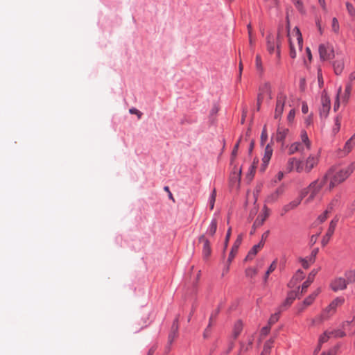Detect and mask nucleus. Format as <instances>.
<instances>
[{"label": "nucleus", "mask_w": 355, "mask_h": 355, "mask_svg": "<svg viewBox=\"0 0 355 355\" xmlns=\"http://www.w3.org/2000/svg\"><path fill=\"white\" fill-rule=\"evenodd\" d=\"M316 273H317V271H315V270H312L309 273V275H308L307 279L302 285L301 291H300L301 294H303L306 291L307 288L310 286L311 283L313 282V279H314V277H315Z\"/></svg>", "instance_id": "nucleus-20"}, {"label": "nucleus", "mask_w": 355, "mask_h": 355, "mask_svg": "<svg viewBox=\"0 0 355 355\" xmlns=\"http://www.w3.org/2000/svg\"><path fill=\"white\" fill-rule=\"evenodd\" d=\"M302 265L304 268L307 269L309 268L310 264L309 263L308 261L305 259H301Z\"/></svg>", "instance_id": "nucleus-55"}, {"label": "nucleus", "mask_w": 355, "mask_h": 355, "mask_svg": "<svg viewBox=\"0 0 355 355\" xmlns=\"http://www.w3.org/2000/svg\"><path fill=\"white\" fill-rule=\"evenodd\" d=\"M279 320V313H275L272 315L268 320V324L271 326L275 324Z\"/></svg>", "instance_id": "nucleus-48"}, {"label": "nucleus", "mask_w": 355, "mask_h": 355, "mask_svg": "<svg viewBox=\"0 0 355 355\" xmlns=\"http://www.w3.org/2000/svg\"><path fill=\"white\" fill-rule=\"evenodd\" d=\"M258 272V268L256 267H249L245 270V276L250 278L254 277Z\"/></svg>", "instance_id": "nucleus-35"}, {"label": "nucleus", "mask_w": 355, "mask_h": 355, "mask_svg": "<svg viewBox=\"0 0 355 355\" xmlns=\"http://www.w3.org/2000/svg\"><path fill=\"white\" fill-rule=\"evenodd\" d=\"M354 144H355L354 142H353L351 139H349L347 141V142L345 143L343 149L340 150V156H341V157L345 156L348 153H349L351 152Z\"/></svg>", "instance_id": "nucleus-26"}, {"label": "nucleus", "mask_w": 355, "mask_h": 355, "mask_svg": "<svg viewBox=\"0 0 355 355\" xmlns=\"http://www.w3.org/2000/svg\"><path fill=\"white\" fill-rule=\"evenodd\" d=\"M178 320L179 317L178 316L176 317L172 324L171 332L168 336V339L171 343H172L175 338L177 336V333L178 331Z\"/></svg>", "instance_id": "nucleus-25"}, {"label": "nucleus", "mask_w": 355, "mask_h": 355, "mask_svg": "<svg viewBox=\"0 0 355 355\" xmlns=\"http://www.w3.org/2000/svg\"><path fill=\"white\" fill-rule=\"evenodd\" d=\"M303 162L304 171L306 173H309L318 163L319 156L315 154H311Z\"/></svg>", "instance_id": "nucleus-10"}, {"label": "nucleus", "mask_w": 355, "mask_h": 355, "mask_svg": "<svg viewBox=\"0 0 355 355\" xmlns=\"http://www.w3.org/2000/svg\"><path fill=\"white\" fill-rule=\"evenodd\" d=\"M230 235H231V228H229L228 230H227V234H226V237H225V248L227 245V243H228L229 239L230 238Z\"/></svg>", "instance_id": "nucleus-56"}, {"label": "nucleus", "mask_w": 355, "mask_h": 355, "mask_svg": "<svg viewBox=\"0 0 355 355\" xmlns=\"http://www.w3.org/2000/svg\"><path fill=\"white\" fill-rule=\"evenodd\" d=\"M341 116H337L334 119V125L332 128V131L334 134L338 132L340 128Z\"/></svg>", "instance_id": "nucleus-36"}, {"label": "nucleus", "mask_w": 355, "mask_h": 355, "mask_svg": "<svg viewBox=\"0 0 355 355\" xmlns=\"http://www.w3.org/2000/svg\"><path fill=\"white\" fill-rule=\"evenodd\" d=\"M331 336V332L329 331H324L319 338V345H322L323 343L327 342L329 338Z\"/></svg>", "instance_id": "nucleus-37"}, {"label": "nucleus", "mask_w": 355, "mask_h": 355, "mask_svg": "<svg viewBox=\"0 0 355 355\" xmlns=\"http://www.w3.org/2000/svg\"><path fill=\"white\" fill-rule=\"evenodd\" d=\"M218 313V311H216L214 313H212V314L211 315L210 318H209V325H208V327H207V329H208V328H209V327H211V322H212V320H213V319H214V318H216V315H217ZM207 329H206V330H205V332H207ZM204 336H206V333H205Z\"/></svg>", "instance_id": "nucleus-54"}, {"label": "nucleus", "mask_w": 355, "mask_h": 355, "mask_svg": "<svg viewBox=\"0 0 355 355\" xmlns=\"http://www.w3.org/2000/svg\"><path fill=\"white\" fill-rule=\"evenodd\" d=\"M216 197V191L215 189H214L211 194V196L209 198V207H210L211 209H214Z\"/></svg>", "instance_id": "nucleus-42"}, {"label": "nucleus", "mask_w": 355, "mask_h": 355, "mask_svg": "<svg viewBox=\"0 0 355 355\" xmlns=\"http://www.w3.org/2000/svg\"><path fill=\"white\" fill-rule=\"evenodd\" d=\"M277 265V260L273 261L266 271L267 275H270L271 272H272L276 269Z\"/></svg>", "instance_id": "nucleus-49"}, {"label": "nucleus", "mask_w": 355, "mask_h": 355, "mask_svg": "<svg viewBox=\"0 0 355 355\" xmlns=\"http://www.w3.org/2000/svg\"><path fill=\"white\" fill-rule=\"evenodd\" d=\"M321 355H335V351L334 349L329 351L327 353H322Z\"/></svg>", "instance_id": "nucleus-64"}, {"label": "nucleus", "mask_w": 355, "mask_h": 355, "mask_svg": "<svg viewBox=\"0 0 355 355\" xmlns=\"http://www.w3.org/2000/svg\"><path fill=\"white\" fill-rule=\"evenodd\" d=\"M129 112L132 114H136L138 117V119H140L141 115H142V113L138 110L137 109L135 108V107H132L129 110Z\"/></svg>", "instance_id": "nucleus-52"}, {"label": "nucleus", "mask_w": 355, "mask_h": 355, "mask_svg": "<svg viewBox=\"0 0 355 355\" xmlns=\"http://www.w3.org/2000/svg\"><path fill=\"white\" fill-rule=\"evenodd\" d=\"M295 115V111L294 109H291L287 116V120L288 123H292L294 120Z\"/></svg>", "instance_id": "nucleus-50"}, {"label": "nucleus", "mask_w": 355, "mask_h": 355, "mask_svg": "<svg viewBox=\"0 0 355 355\" xmlns=\"http://www.w3.org/2000/svg\"><path fill=\"white\" fill-rule=\"evenodd\" d=\"M352 86L350 83H348L346 87H345V93L343 95H340V98H342V101L343 103H347L349 98V95H350V93H351V91H352Z\"/></svg>", "instance_id": "nucleus-33"}, {"label": "nucleus", "mask_w": 355, "mask_h": 355, "mask_svg": "<svg viewBox=\"0 0 355 355\" xmlns=\"http://www.w3.org/2000/svg\"><path fill=\"white\" fill-rule=\"evenodd\" d=\"M239 142H238L234 147L233 148V150L232 152V155H231V163L232 164L234 159L236 158V155H237V152H238V149H239Z\"/></svg>", "instance_id": "nucleus-46"}, {"label": "nucleus", "mask_w": 355, "mask_h": 355, "mask_svg": "<svg viewBox=\"0 0 355 355\" xmlns=\"http://www.w3.org/2000/svg\"><path fill=\"white\" fill-rule=\"evenodd\" d=\"M308 111H309V107H308L307 104L306 103H303L302 106V112L304 114H306V113H308Z\"/></svg>", "instance_id": "nucleus-58"}, {"label": "nucleus", "mask_w": 355, "mask_h": 355, "mask_svg": "<svg viewBox=\"0 0 355 355\" xmlns=\"http://www.w3.org/2000/svg\"><path fill=\"white\" fill-rule=\"evenodd\" d=\"M289 130L288 128L279 126L276 134V141L277 142H283Z\"/></svg>", "instance_id": "nucleus-22"}, {"label": "nucleus", "mask_w": 355, "mask_h": 355, "mask_svg": "<svg viewBox=\"0 0 355 355\" xmlns=\"http://www.w3.org/2000/svg\"><path fill=\"white\" fill-rule=\"evenodd\" d=\"M264 241H261L257 245H255L248 252L245 259L251 260L257 254V252L263 247Z\"/></svg>", "instance_id": "nucleus-21"}, {"label": "nucleus", "mask_w": 355, "mask_h": 355, "mask_svg": "<svg viewBox=\"0 0 355 355\" xmlns=\"http://www.w3.org/2000/svg\"><path fill=\"white\" fill-rule=\"evenodd\" d=\"M255 65H256V68L258 71H263L261 58L260 55H257V56H256Z\"/></svg>", "instance_id": "nucleus-43"}, {"label": "nucleus", "mask_w": 355, "mask_h": 355, "mask_svg": "<svg viewBox=\"0 0 355 355\" xmlns=\"http://www.w3.org/2000/svg\"><path fill=\"white\" fill-rule=\"evenodd\" d=\"M349 79L350 81L355 80V71L350 73Z\"/></svg>", "instance_id": "nucleus-63"}, {"label": "nucleus", "mask_w": 355, "mask_h": 355, "mask_svg": "<svg viewBox=\"0 0 355 355\" xmlns=\"http://www.w3.org/2000/svg\"><path fill=\"white\" fill-rule=\"evenodd\" d=\"M302 199H303V198L302 197L301 194L300 193V196L296 199L292 200L289 203L283 206V207L282 208L281 211H280V215L282 216H283L288 211L297 207L300 205Z\"/></svg>", "instance_id": "nucleus-12"}, {"label": "nucleus", "mask_w": 355, "mask_h": 355, "mask_svg": "<svg viewBox=\"0 0 355 355\" xmlns=\"http://www.w3.org/2000/svg\"><path fill=\"white\" fill-rule=\"evenodd\" d=\"M287 96L284 92H279L276 98V105L274 113L275 119H280L284 112Z\"/></svg>", "instance_id": "nucleus-7"}, {"label": "nucleus", "mask_w": 355, "mask_h": 355, "mask_svg": "<svg viewBox=\"0 0 355 355\" xmlns=\"http://www.w3.org/2000/svg\"><path fill=\"white\" fill-rule=\"evenodd\" d=\"M280 44L281 42L279 41V35L275 37L274 35L269 34L266 37L267 50L270 54H272L275 52L276 49L277 57L278 59H280Z\"/></svg>", "instance_id": "nucleus-6"}, {"label": "nucleus", "mask_w": 355, "mask_h": 355, "mask_svg": "<svg viewBox=\"0 0 355 355\" xmlns=\"http://www.w3.org/2000/svg\"><path fill=\"white\" fill-rule=\"evenodd\" d=\"M284 189L282 187H278L275 191L268 194L266 199L265 203L266 204H273L278 201L279 198L284 193Z\"/></svg>", "instance_id": "nucleus-13"}, {"label": "nucleus", "mask_w": 355, "mask_h": 355, "mask_svg": "<svg viewBox=\"0 0 355 355\" xmlns=\"http://www.w3.org/2000/svg\"><path fill=\"white\" fill-rule=\"evenodd\" d=\"M320 58L322 60H327L334 57V51L331 47L324 44L319 46Z\"/></svg>", "instance_id": "nucleus-15"}, {"label": "nucleus", "mask_w": 355, "mask_h": 355, "mask_svg": "<svg viewBox=\"0 0 355 355\" xmlns=\"http://www.w3.org/2000/svg\"><path fill=\"white\" fill-rule=\"evenodd\" d=\"M247 28L248 31V36L251 37V35H252V28L250 23L248 24Z\"/></svg>", "instance_id": "nucleus-62"}, {"label": "nucleus", "mask_w": 355, "mask_h": 355, "mask_svg": "<svg viewBox=\"0 0 355 355\" xmlns=\"http://www.w3.org/2000/svg\"><path fill=\"white\" fill-rule=\"evenodd\" d=\"M329 214H331V212L326 209L322 214L318 216L317 222L319 223H324L328 218Z\"/></svg>", "instance_id": "nucleus-39"}, {"label": "nucleus", "mask_w": 355, "mask_h": 355, "mask_svg": "<svg viewBox=\"0 0 355 355\" xmlns=\"http://www.w3.org/2000/svg\"><path fill=\"white\" fill-rule=\"evenodd\" d=\"M333 67L334 69V72L336 75H340L344 69V60L343 58H340L336 60L333 63Z\"/></svg>", "instance_id": "nucleus-23"}, {"label": "nucleus", "mask_w": 355, "mask_h": 355, "mask_svg": "<svg viewBox=\"0 0 355 355\" xmlns=\"http://www.w3.org/2000/svg\"><path fill=\"white\" fill-rule=\"evenodd\" d=\"M293 38L288 34L289 37V46H290V56L294 59L297 56V51H301L303 46V40L300 29L297 27H295L292 32Z\"/></svg>", "instance_id": "nucleus-5"}, {"label": "nucleus", "mask_w": 355, "mask_h": 355, "mask_svg": "<svg viewBox=\"0 0 355 355\" xmlns=\"http://www.w3.org/2000/svg\"><path fill=\"white\" fill-rule=\"evenodd\" d=\"M301 141H296L288 147V155H293L296 153H305L311 149V142L309 140L306 131L301 132Z\"/></svg>", "instance_id": "nucleus-4"}, {"label": "nucleus", "mask_w": 355, "mask_h": 355, "mask_svg": "<svg viewBox=\"0 0 355 355\" xmlns=\"http://www.w3.org/2000/svg\"><path fill=\"white\" fill-rule=\"evenodd\" d=\"M339 204V200L338 198H334L328 205L327 209L329 210L331 213L334 210V209L337 207Z\"/></svg>", "instance_id": "nucleus-40"}, {"label": "nucleus", "mask_w": 355, "mask_h": 355, "mask_svg": "<svg viewBox=\"0 0 355 355\" xmlns=\"http://www.w3.org/2000/svg\"><path fill=\"white\" fill-rule=\"evenodd\" d=\"M267 138H268V134H267V131H266V127L265 125L263 127V129L262 130L261 135V143L263 144L264 142H266L267 140Z\"/></svg>", "instance_id": "nucleus-51"}, {"label": "nucleus", "mask_w": 355, "mask_h": 355, "mask_svg": "<svg viewBox=\"0 0 355 355\" xmlns=\"http://www.w3.org/2000/svg\"><path fill=\"white\" fill-rule=\"evenodd\" d=\"M346 8H347V12H348L349 15L351 17H355V9H354L353 5L351 3H349V2H347L346 3Z\"/></svg>", "instance_id": "nucleus-44"}, {"label": "nucleus", "mask_w": 355, "mask_h": 355, "mask_svg": "<svg viewBox=\"0 0 355 355\" xmlns=\"http://www.w3.org/2000/svg\"><path fill=\"white\" fill-rule=\"evenodd\" d=\"M297 297V295L295 293L290 292L288 294V296H287L286 299L285 300L284 302L283 303L282 306H289Z\"/></svg>", "instance_id": "nucleus-34"}, {"label": "nucleus", "mask_w": 355, "mask_h": 355, "mask_svg": "<svg viewBox=\"0 0 355 355\" xmlns=\"http://www.w3.org/2000/svg\"><path fill=\"white\" fill-rule=\"evenodd\" d=\"M243 69V64H242L241 62H240L239 66V78H238L239 81H241V75H242Z\"/></svg>", "instance_id": "nucleus-57"}, {"label": "nucleus", "mask_w": 355, "mask_h": 355, "mask_svg": "<svg viewBox=\"0 0 355 355\" xmlns=\"http://www.w3.org/2000/svg\"><path fill=\"white\" fill-rule=\"evenodd\" d=\"M199 242H201L203 243V247H202L203 257L205 259L208 258L211 253V249L210 243H209V240L205 237V236L204 234H202L199 237Z\"/></svg>", "instance_id": "nucleus-17"}, {"label": "nucleus", "mask_w": 355, "mask_h": 355, "mask_svg": "<svg viewBox=\"0 0 355 355\" xmlns=\"http://www.w3.org/2000/svg\"><path fill=\"white\" fill-rule=\"evenodd\" d=\"M318 86L320 88H322L324 85V80L322 75L321 69H319L318 71Z\"/></svg>", "instance_id": "nucleus-47"}, {"label": "nucleus", "mask_w": 355, "mask_h": 355, "mask_svg": "<svg viewBox=\"0 0 355 355\" xmlns=\"http://www.w3.org/2000/svg\"><path fill=\"white\" fill-rule=\"evenodd\" d=\"M337 222L338 220H331L330 221L328 230L321 241V243L323 246H325L330 241L332 235L334 233Z\"/></svg>", "instance_id": "nucleus-14"}, {"label": "nucleus", "mask_w": 355, "mask_h": 355, "mask_svg": "<svg viewBox=\"0 0 355 355\" xmlns=\"http://www.w3.org/2000/svg\"><path fill=\"white\" fill-rule=\"evenodd\" d=\"M270 214V209L266 206V205H264L262 209V211L255 220L253 224V227L261 226L264 223L265 220L269 217Z\"/></svg>", "instance_id": "nucleus-16"}, {"label": "nucleus", "mask_w": 355, "mask_h": 355, "mask_svg": "<svg viewBox=\"0 0 355 355\" xmlns=\"http://www.w3.org/2000/svg\"><path fill=\"white\" fill-rule=\"evenodd\" d=\"M286 171L288 173L293 171H296L297 173L302 172L304 171L303 162L295 157L289 158L286 165Z\"/></svg>", "instance_id": "nucleus-9"}, {"label": "nucleus", "mask_w": 355, "mask_h": 355, "mask_svg": "<svg viewBox=\"0 0 355 355\" xmlns=\"http://www.w3.org/2000/svg\"><path fill=\"white\" fill-rule=\"evenodd\" d=\"M306 54H307V56H308V58H309V61H311V59H312V55H311V50H310V49L309 47L306 48Z\"/></svg>", "instance_id": "nucleus-61"}, {"label": "nucleus", "mask_w": 355, "mask_h": 355, "mask_svg": "<svg viewBox=\"0 0 355 355\" xmlns=\"http://www.w3.org/2000/svg\"><path fill=\"white\" fill-rule=\"evenodd\" d=\"M320 103V115L321 117L327 118L331 108V101L326 90H323L321 94Z\"/></svg>", "instance_id": "nucleus-8"}, {"label": "nucleus", "mask_w": 355, "mask_h": 355, "mask_svg": "<svg viewBox=\"0 0 355 355\" xmlns=\"http://www.w3.org/2000/svg\"><path fill=\"white\" fill-rule=\"evenodd\" d=\"M270 327L271 326L268 324V326L263 327L261 330V336H266L270 332Z\"/></svg>", "instance_id": "nucleus-53"}, {"label": "nucleus", "mask_w": 355, "mask_h": 355, "mask_svg": "<svg viewBox=\"0 0 355 355\" xmlns=\"http://www.w3.org/2000/svg\"><path fill=\"white\" fill-rule=\"evenodd\" d=\"M274 339L270 338L267 340L263 345V351L261 353V355H270L271 349L273 347Z\"/></svg>", "instance_id": "nucleus-29"}, {"label": "nucleus", "mask_w": 355, "mask_h": 355, "mask_svg": "<svg viewBox=\"0 0 355 355\" xmlns=\"http://www.w3.org/2000/svg\"><path fill=\"white\" fill-rule=\"evenodd\" d=\"M254 340V336L250 335L247 337L246 341L241 342L239 349V354H241L243 353H245L250 349H252Z\"/></svg>", "instance_id": "nucleus-18"}, {"label": "nucleus", "mask_w": 355, "mask_h": 355, "mask_svg": "<svg viewBox=\"0 0 355 355\" xmlns=\"http://www.w3.org/2000/svg\"><path fill=\"white\" fill-rule=\"evenodd\" d=\"M241 241H242V235H239L238 236L237 239L236 240L234 245L232 246L231 252H230V253L229 254V257L227 259V262L229 263H231V262L234 259L236 254L237 253L239 247V245L241 243Z\"/></svg>", "instance_id": "nucleus-19"}, {"label": "nucleus", "mask_w": 355, "mask_h": 355, "mask_svg": "<svg viewBox=\"0 0 355 355\" xmlns=\"http://www.w3.org/2000/svg\"><path fill=\"white\" fill-rule=\"evenodd\" d=\"M292 1L295 3V5L296 6V7L299 9V10H301L302 7V2L300 1V0H292Z\"/></svg>", "instance_id": "nucleus-59"}, {"label": "nucleus", "mask_w": 355, "mask_h": 355, "mask_svg": "<svg viewBox=\"0 0 355 355\" xmlns=\"http://www.w3.org/2000/svg\"><path fill=\"white\" fill-rule=\"evenodd\" d=\"M321 290L320 288H317L315 291H313L311 294H310L307 297L304 299L303 301L304 306H310L313 304L316 297L319 295Z\"/></svg>", "instance_id": "nucleus-24"}, {"label": "nucleus", "mask_w": 355, "mask_h": 355, "mask_svg": "<svg viewBox=\"0 0 355 355\" xmlns=\"http://www.w3.org/2000/svg\"><path fill=\"white\" fill-rule=\"evenodd\" d=\"M344 300L340 297L334 299L325 309L322 310L320 314L313 318H311L310 325L315 327L322 324L324 322L329 320L336 313L338 306L343 304Z\"/></svg>", "instance_id": "nucleus-2"}, {"label": "nucleus", "mask_w": 355, "mask_h": 355, "mask_svg": "<svg viewBox=\"0 0 355 355\" xmlns=\"http://www.w3.org/2000/svg\"><path fill=\"white\" fill-rule=\"evenodd\" d=\"M217 220L216 219H212L207 230L206 234L211 236H214L217 229Z\"/></svg>", "instance_id": "nucleus-30"}, {"label": "nucleus", "mask_w": 355, "mask_h": 355, "mask_svg": "<svg viewBox=\"0 0 355 355\" xmlns=\"http://www.w3.org/2000/svg\"><path fill=\"white\" fill-rule=\"evenodd\" d=\"M341 93H342V87H339V88L338 89L336 101H335V103L334 105V110L335 112H336L340 107V98Z\"/></svg>", "instance_id": "nucleus-38"}, {"label": "nucleus", "mask_w": 355, "mask_h": 355, "mask_svg": "<svg viewBox=\"0 0 355 355\" xmlns=\"http://www.w3.org/2000/svg\"><path fill=\"white\" fill-rule=\"evenodd\" d=\"M243 329V323L241 320H238L235 322L233 329V336L234 338H236L238 336L241 334Z\"/></svg>", "instance_id": "nucleus-31"}, {"label": "nucleus", "mask_w": 355, "mask_h": 355, "mask_svg": "<svg viewBox=\"0 0 355 355\" xmlns=\"http://www.w3.org/2000/svg\"><path fill=\"white\" fill-rule=\"evenodd\" d=\"M345 276L346 277L345 279L347 282V284L355 283V268L346 271Z\"/></svg>", "instance_id": "nucleus-32"}, {"label": "nucleus", "mask_w": 355, "mask_h": 355, "mask_svg": "<svg viewBox=\"0 0 355 355\" xmlns=\"http://www.w3.org/2000/svg\"><path fill=\"white\" fill-rule=\"evenodd\" d=\"M355 162H352L347 166L338 168L331 167L328 170L324 177H327V181L330 179L329 189L343 182L354 171Z\"/></svg>", "instance_id": "nucleus-1"}, {"label": "nucleus", "mask_w": 355, "mask_h": 355, "mask_svg": "<svg viewBox=\"0 0 355 355\" xmlns=\"http://www.w3.org/2000/svg\"><path fill=\"white\" fill-rule=\"evenodd\" d=\"M330 332H331V336H334L335 338H343V337L345 336V335H346L345 333L341 329H337V330L331 331Z\"/></svg>", "instance_id": "nucleus-41"}, {"label": "nucleus", "mask_w": 355, "mask_h": 355, "mask_svg": "<svg viewBox=\"0 0 355 355\" xmlns=\"http://www.w3.org/2000/svg\"><path fill=\"white\" fill-rule=\"evenodd\" d=\"M241 175V168H234V172L231 175V181L232 183L239 184Z\"/></svg>", "instance_id": "nucleus-28"}, {"label": "nucleus", "mask_w": 355, "mask_h": 355, "mask_svg": "<svg viewBox=\"0 0 355 355\" xmlns=\"http://www.w3.org/2000/svg\"><path fill=\"white\" fill-rule=\"evenodd\" d=\"M347 282L343 277H336L330 284V287L334 292L345 290L347 288Z\"/></svg>", "instance_id": "nucleus-11"}, {"label": "nucleus", "mask_w": 355, "mask_h": 355, "mask_svg": "<svg viewBox=\"0 0 355 355\" xmlns=\"http://www.w3.org/2000/svg\"><path fill=\"white\" fill-rule=\"evenodd\" d=\"M332 30L335 33H338L339 31V24L338 21L336 17H334L332 19V24H331Z\"/></svg>", "instance_id": "nucleus-45"}, {"label": "nucleus", "mask_w": 355, "mask_h": 355, "mask_svg": "<svg viewBox=\"0 0 355 355\" xmlns=\"http://www.w3.org/2000/svg\"><path fill=\"white\" fill-rule=\"evenodd\" d=\"M272 148L270 144H268L265 148L264 155L263 157V162L268 164L272 155Z\"/></svg>", "instance_id": "nucleus-27"}, {"label": "nucleus", "mask_w": 355, "mask_h": 355, "mask_svg": "<svg viewBox=\"0 0 355 355\" xmlns=\"http://www.w3.org/2000/svg\"><path fill=\"white\" fill-rule=\"evenodd\" d=\"M327 182V177L323 176L322 178L313 181L308 187L300 191V194L303 198L308 195V197L304 200L305 205L310 204L314 200Z\"/></svg>", "instance_id": "nucleus-3"}, {"label": "nucleus", "mask_w": 355, "mask_h": 355, "mask_svg": "<svg viewBox=\"0 0 355 355\" xmlns=\"http://www.w3.org/2000/svg\"><path fill=\"white\" fill-rule=\"evenodd\" d=\"M320 233L318 234L313 235L311 237V243L312 244H315L318 240V237L319 236Z\"/></svg>", "instance_id": "nucleus-60"}]
</instances>
